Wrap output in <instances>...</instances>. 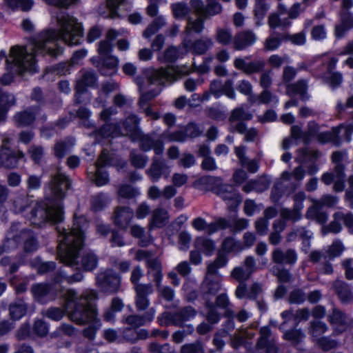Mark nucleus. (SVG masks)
I'll list each match as a JSON object with an SVG mask.
<instances>
[{
	"label": "nucleus",
	"instance_id": "26",
	"mask_svg": "<svg viewBox=\"0 0 353 353\" xmlns=\"http://www.w3.org/2000/svg\"><path fill=\"white\" fill-rule=\"evenodd\" d=\"M183 45L186 48H190L192 52L197 54H203L207 52L213 45V41L210 38H202L196 40L193 43H189V41L185 39Z\"/></svg>",
	"mask_w": 353,
	"mask_h": 353
},
{
	"label": "nucleus",
	"instance_id": "50",
	"mask_svg": "<svg viewBox=\"0 0 353 353\" xmlns=\"http://www.w3.org/2000/svg\"><path fill=\"white\" fill-rule=\"evenodd\" d=\"M157 321L159 324L161 326L167 327L172 325L178 326L175 312L170 313L168 312H164L159 314L157 317Z\"/></svg>",
	"mask_w": 353,
	"mask_h": 353
},
{
	"label": "nucleus",
	"instance_id": "59",
	"mask_svg": "<svg viewBox=\"0 0 353 353\" xmlns=\"http://www.w3.org/2000/svg\"><path fill=\"white\" fill-rule=\"evenodd\" d=\"M206 307L209 312L207 315V319L212 323H217L220 319V315L216 311L214 302L212 301H207L205 302Z\"/></svg>",
	"mask_w": 353,
	"mask_h": 353
},
{
	"label": "nucleus",
	"instance_id": "19",
	"mask_svg": "<svg viewBox=\"0 0 353 353\" xmlns=\"http://www.w3.org/2000/svg\"><path fill=\"white\" fill-rule=\"evenodd\" d=\"M134 216L133 210L128 206H117L113 213L114 223L126 230Z\"/></svg>",
	"mask_w": 353,
	"mask_h": 353
},
{
	"label": "nucleus",
	"instance_id": "21",
	"mask_svg": "<svg viewBox=\"0 0 353 353\" xmlns=\"http://www.w3.org/2000/svg\"><path fill=\"white\" fill-rule=\"evenodd\" d=\"M155 314L156 309L151 307L143 315L132 314L123 317V322L134 328H137L151 323L154 320Z\"/></svg>",
	"mask_w": 353,
	"mask_h": 353
},
{
	"label": "nucleus",
	"instance_id": "2",
	"mask_svg": "<svg viewBox=\"0 0 353 353\" xmlns=\"http://www.w3.org/2000/svg\"><path fill=\"white\" fill-rule=\"evenodd\" d=\"M88 225L83 216L74 219L72 228L68 230L58 228L61 239L58 248V258L65 265L75 269L92 271L98 265V256L92 251L83 252L79 261V252L83 247V233Z\"/></svg>",
	"mask_w": 353,
	"mask_h": 353
},
{
	"label": "nucleus",
	"instance_id": "6",
	"mask_svg": "<svg viewBox=\"0 0 353 353\" xmlns=\"http://www.w3.org/2000/svg\"><path fill=\"white\" fill-rule=\"evenodd\" d=\"M22 241L26 252H32L38 248V242L32 232L29 230L21 228L19 223H14L9 229L7 246L10 249H16Z\"/></svg>",
	"mask_w": 353,
	"mask_h": 353
},
{
	"label": "nucleus",
	"instance_id": "5",
	"mask_svg": "<svg viewBox=\"0 0 353 353\" xmlns=\"http://www.w3.org/2000/svg\"><path fill=\"white\" fill-rule=\"evenodd\" d=\"M203 184L212 185V189L225 201L230 210L236 208L242 201L241 196L233 185L223 184L221 177L204 176L200 179Z\"/></svg>",
	"mask_w": 353,
	"mask_h": 353
},
{
	"label": "nucleus",
	"instance_id": "46",
	"mask_svg": "<svg viewBox=\"0 0 353 353\" xmlns=\"http://www.w3.org/2000/svg\"><path fill=\"white\" fill-rule=\"evenodd\" d=\"M281 216L285 220L296 222L302 218V209L294 206L292 209L282 208Z\"/></svg>",
	"mask_w": 353,
	"mask_h": 353
},
{
	"label": "nucleus",
	"instance_id": "61",
	"mask_svg": "<svg viewBox=\"0 0 353 353\" xmlns=\"http://www.w3.org/2000/svg\"><path fill=\"white\" fill-rule=\"evenodd\" d=\"M279 16L280 15H279V14L275 12L270 14L268 17V25L271 28L274 29L280 26L285 27L290 24V21H288L287 19L282 21Z\"/></svg>",
	"mask_w": 353,
	"mask_h": 353
},
{
	"label": "nucleus",
	"instance_id": "47",
	"mask_svg": "<svg viewBox=\"0 0 353 353\" xmlns=\"http://www.w3.org/2000/svg\"><path fill=\"white\" fill-rule=\"evenodd\" d=\"M216 41L223 46L230 44L232 40V33L230 29L218 28L215 34Z\"/></svg>",
	"mask_w": 353,
	"mask_h": 353
},
{
	"label": "nucleus",
	"instance_id": "23",
	"mask_svg": "<svg viewBox=\"0 0 353 353\" xmlns=\"http://www.w3.org/2000/svg\"><path fill=\"white\" fill-rule=\"evenodd\" d=\"M256 34L251 30H245L236 34L233 40L235 50H241L253 45L256 41Z\"/></svg>",
	"mask_w": 353,
	"mask_h": 353
},
{
	"label": "nucleus",
	"instance_id": "43",
	"mask_svg": "<svg viewBox=\"0 0 353 353\" xmlns=\"http://www.w3.org/2000/svg\"><path fill=\"white\" fill-rule=\"evenodd\" d=\"M206 2L203 16L204 19H207L221 13L223 8L217 0H206Z\"/></svg>",
	"mask_w": 353,
	"mask_h": 353
},
{
	"label": "nucleus",
	"instance_id": "48",
	"mask_svg": "<svg viewBox=\"0 0 353 353\" xmlns=\"http://www.w3.org/2000/svg\"><path fill=\"white\" fill-rule=\"evenodd\" d=\"M128 0H107V8L109 10L108 17L114 19L119 17L118 10L124 6H128Z\"/></svg>",
	"mask_w": 353,
	"mask_h": 353
},
{
	"label": "nucleus",
	"instance_id": "8",
	"mask_svg": "<svg viewBox=\"0 0 353 353\" xmlns=\"http://www.w3.org/2000/svg\"><path fill=\"white\" fill-rule=\"evenodd\" d=\"M311 206L308 208L305 213V217L308 219L316 221L320 224H323L327 221V214L322 210L323 207L331 208L334 206L339 199L338 197L325 194L320 199L310 198Z\"/></svg>",
	"mask_w": 353,
	"mask_h": 353
},
{
	"label": "nucleus",
	"instance_id": "17",
	"mask_svg": "<svg viewBox=\"0 0 353 353\" xmlns=\"http://www.w3.org/2000/svg\"><path fill=\"white\" fill-rule=\"evenodd\" d=\"M71 185L70 180L60 168L52 177V192L57 199L64 197Z\"/></svg>",
	"mask_w": 353,
	"mask_h": 353
},
{
	"label": "nucleus",
	"instance_id": "41",
	"mask_svg": "<svg viewBox=\"0 0 353 353\" xmlns=\"http://www.w3.org/2000/svg\"><path fill=\"white\" fill-rule=\"evenodd\" d=\"M287 90L288 92L299 94L303 100L308 99L307 94V82L305 80L301 79L294 83L288 85Z\"/></svg>",
	"mask_w": 353,
	"mask_h": 353
},
{
	"label": "nucleus",
	"instance_id": "34",
	"mask_svg": "<svg viewBox=\"0 0 353 353\" xmlns=\"http://www.w3.org/2000/svg\"><path fill=\"white\" fill-rule=\"evenodd\" d=\"M341 128V125H339L338 127L332 128L330 131L319 132L316 136L317 141L321 143L332 142L334 145H339V134Z\"/></svg>",
	"mask_w": 353,
	"mask_h": 353
},
{
	"label": "nucleus",
	"instance_id": "54",
	"mask_svg": "<svg viewBox=\"0 0 353 353\" xmlns=\"http://www.w3.org/2000/svg\"><path fill=\"white\" fill-rule=\"evenodd\" d=\"M251 275L243 265L235 267L230 273V276L238 282H245Z\"/></svg>",
	"mask_w": 353,
	"mask_h": 353
},
{
	"label": "nucleus",
	"instance_id": "9",
	"mask_svg": "<svg viewBox=\"0 0 353 353\" xmlns=\"http://www.w3.org/2000/svg\"><path fill=\"white\" fill-rule=\"evenodd\" d=\"M185 72L174 68L148 69L145 71L147 81L150 85L172 83L179 79Z\"/></svg>",
	"mask_w": 353,
	"mask_h": 353
},
{
	"label": "nucleus",
	"instance_id": "40",
	"mask_svg": "<svg viewBox=\"0 0 353 353\" xmlns=\"http://www.w3.org/2000/svg\"><path fill=\"white\" fill-rule=\"evenodd\" d=\"M4 6L14 10L20 8L23 12L30 11L33 5V0H3Z\"/></svg>",
	"mask_w": 353,
	"mask_h": 353
},
{
	"label": "nucleus",
	"instance_id": "52",
	"mask_svg": "<svg viewBox=\"0 0 353 353\" xmlns=\"http://www.w3.org/2000/svg\"><path fill=\"white\" fill-rule=\"evenodd\" d=\"M28 152L30 154L31 159L36 163H39L44 156V148L40 145H31Z\"/></svg>",
	"mask_w": 353,
	"mask_h": 353
},
{
	"label": "nucleus",
	"instance_id": "53",
	"mask_svg": "<svg viewBox=\"0 0 353 353\" xmlns=\"http://www.w3.org/2000/svg\"><path fill=\"white\" fill-rule=\"evenodd\" d=\"M171 9L174 17L176 19L184 18L190 12L188 5L182 2L172 4Z\"/></svg>",
	"mask_w": 353,
	"mask_h": 353
},
{
	"label": "nucleus",
	"instance_id": "25",
	"mask_svg": "<svg viewBox=\"0 0 353 353\" xmlns=\"http://www.w3.org/2000/svg\"><path fill=\"white\" fill-rule=\"evenodd\" d=\"M272 261L279 264H294L297 261V254L295 250L288 249L285 252L277 248L272 254Z\"/></svg>",
	"mask_w": 353,
	"mask_h": 353
},
{
	"label": "nucleus",
	"instance_id": "49",
	"mask_svg": "<svg viewBox=\"0 0 353 353\" xmlns=\"http://www.w3.org/2000/svg\"><path fill=\"white\" fill-rule=\"evenodd\" d=\"M269 5L266 3L265 0H255L254 14L258 20L256 23L257 26H260V21L264 18L268 10Z\"/></svg>",
	"mask_w": 353,
	"mask_h": 353
},
{
	"label": "nucleus",
	"instance_id": "39",
	"mask_svg": "<svg viewBox=\"0 0 353 353\" xmlns=\"http://www.w3.org/2000/svg\"><path fill=\"white\" fill-rule=\"evenodd\" d=\"M196 314V310L191 306H186L176 310L175 314L178 326H182L185 321L193 319Z\"/></svg>",
	"mask_w": 353,
	"mask_h": 353
},
{
	"label": "nucleus",
	"instance_id": "24",
	"mask_svg": "<svg viewBox=\"0 0 353 353\" xmlns=\"http://www.w3.org/2000/svg\"><path fill=\"white\" fill-rule=\"evenodd\" d=\"M17 99L14 94L0 88V121L6 117L8 110L16 105Z\"/></svg>",
	"mask_w": 353,
	"mask_h": 353
},
{
	"label": "nucleus",
	"instance_id": "32",
	"mask_svg": "<svg viewBox=\"0 0 353 353\" xmlns=\"http://www.w3.org/2000/svg\"><path fill=\"white\" fill-rule=\"evenodd\" d=\"M222 252L225 253H239L244 250L242 243L233 236H228L221 243Z\"/></svg>",
	"mask_w": 353,
	"mask_h": 353
},
{
	"label": "nucleus",
	"instance_id": "42",
	"mask_svg": "<svg viewBox=\"0 0 353 353\" xmlns=\"http://www.w3.org/2000/svg\"><path fill=\"white\" fill-rule=\"evenodd\" d=\"M120 124L118 123H106L98 131L97 133L103 138L112 136H121Z\"/></svg>",
	"mask_w": 353,
	"mask_h": 353
},
{
	"label": "nucleus",
	"instance_id": "20",
	"mask_svg": "<svg viewBox=\"0 0 353 353\" xmlns=\"http://www.w3.org/2000/svg\"><path fill=\"white\" fill-rule=\"evenodd\" d=\"M140 148L144 152L153 150L156 155L163 152L164 145L161 139L156 134H145L141 137Z\"/></svg>",
	"mask_w": 353,
	"mask_h": 353
},
{
	"label": "nucleus",
	"instance_id": "4",
	"mask_svg": "<svg viewBox=\"0 0 353 353\" xmlns=\"http://www.w3.org/2000/svg\"><path fill=\"white\" fill-rule=\"evenodd\" d=\"M30 221L32 225L40 227L46 221L59 223L63 219V210L59 203L39 202L30 212Z\"/></svg>",
	"mask_w": 353,
	"mask_h": 353
},
{
	"label": "nucleus",
	"instance_id": "60",
	"mask_svg": "<svg viewBox=\"0 0 353 353\" xmlns=\"http://www.w3.org/2000/svg\"><path fill=\"white\" fill-rule=\"evenodd\" d=\"M29 199L26 196H19L13 201V211L16 213L23 212L29 205Z\"/></svg>",
	"mask_w": 353,
	"mask_h": 353
},
{
	"label": "nucleus",
	"instance_id": "62",
	"mask_svg": "<svg viewBox=\"0 0 353 353\" xmlns=\"http://www.w3.org/2000/svg\"><path fill=\"white\" fill-rule=\"evenodd\" d=\"M157 290L159 296L166 301H172L174 298V290L169 286H163L160 284L157 286Z\"/></svg>",
	"mask_w": 353,
	"mask_h": 353
},
{
	"label": "nucleus",
	"instance_id": "30",
	"mask_svg": "<svg viewBox=\"0 0 353 353\" xmlns=\"http://www.w3.org/2000/svg\"><path fill=\"white\" fill-rule=\"evenodd\" d=\"M168 219V211L163 208H157L152 212L149 226L150 228H161L165 225Z\"/></svg>",
	"mask_w": 353,
	"mask_h": 353
},
{
	"label": "nucleus",
	"instance_id": "58",
	"mask_svg": "<svg viewBox=\"0 0 353 353\" xmlns=\"http://www.w3.org/2000/svg\"><path fill=\"white\" fill-rule=\"evenodd\" d=\"M131 163L137 168H143L148 163V158L147 156L132 152L130 154Z\"/></svg>",
	"mask_w": 353,
	"mask_h": 353
},
{
	"label": "nucleus",
	"instance_id": "57",
	"mask_svg": "<svg viewBox=\"0 0 353 353\" xmlns=\"http://www.w3.org/2000/svg\"><path fill=\"white\" fill-rule=\"evenodd\" d=\"M270 330L268 327H263L260 330V338L257 342L259 348H265L268 343H272L273 341L270 339Z\"/></svg>",
	"mask_w": 353,
	"mask_h": 353
},
{
	"label": "nucleus",
	"instance_id": "1",
	"mask_svg": "<svg viewBox=\"0 0 353 353\" xmlns=\"http://www.w3.org/2000/svg\"><path fill=\"white\" fill-rule=\"evenodd\" d=\"M57 29H49L41 32L37 39H32L27 46H13L10 48L6 60L7 72L3 74L0 81L3 85H10L15 74H22L25 72L37 71L36 56L49 55L57 57L62 53L57 43L62 40L68 46H76L83 38L81 24L73 16L60 12L56 17Z\"/></svg>",
	"mask_w": 353,
	"mask_h": 353
},
{
	"label": "nucleus",
	"instance_id": "7",
	"mask_svg": "<svg viewBox=\"0 0 353 353\" xmlns=\"http://www.w3.org/2000/svg\"><path fill=\"white\" fill-rule=\"evenodd\" d=\"M305 170L301 165L296 167L292 172L283 171L281 174L280 181L277 183L272 190L271 199L272 201L276 203L282 198L286 192L285 183L290 181L292 179H293L296 183L291 185V190L288 194L293 192L305 177Z\"/></svg>",
	"mask_w": 353,
	"mask_h": 353
},
{
	"label": "nucleus",
	"instance_id": "12",
	"mask_svg": "<svg viewBox=\"0 0 353 353\" xmlns=\"http://www.w3.org/2000/svg\"><path fill=\"white\" fill-rule=\"evenodd\" d=\"M221 288V276L205 273V276L200 288L201 293L205 302L212 301L211 298L216 295Z\"/></svg>",
	"mask_w": 353,
	"mask_h": 353
},
{
	"label": "nucleus",
	"instance_id": "35",
	"mask_svg": "<svg viewBox=\"0 0 353 353\" xmlns=\"http://www.w3.org/2000/svg\"><path fill=\"white\" fill-rule=\"evenodd\" d=\"M228 261V259L227 255L222 252H219L216 259L208 264L206 273L212 275L220 276L218 271L219 269L225 266Z\"/></svg>",
	"mask_w": 353,
	"mask_h": 353
},
{
	"label": "nucleus",
	"instance_id": "18",
	"mask_svg": "<svg viewBox=\"0 0 353 353\" xmlns=\"http://www.w3.org/2000/svg\"><path fill=\"white\" fill-rule=\"evenodd\" d=\"M170 173L169 166L165 161L159 157H154L146 174L152 182H157L161 176L168 178Z\"/></svg>",
	"mask_w": 353,
	"mask_h": 353
},
{
	"label": "nucleus",
	"instance_id": "44",
	"mask_svg": "<svg viewBox=\"0 0 353 353\" xmlns=\"http://www.w3.org/2000/svg\"><path fill=\"white\" fill-rule=\"evenodd\" d=\"M96 81V77L92 72H85L81 79L77 81L76 89L78 93H82L85 87L92 86Z\"/></svg>",
	"mask_w": 353,
	"mask_h": 353
},
{
	"label": "nucleus",
	"instance_id": "55",
	"mask_svg": "<svg viewBox=\"0 0 353 353\" xmlns=\"http://www.w3.org/2000/svg\"><path fill=\"white\" fill-rule=\"evenodd\" d=\"M110 201L108 196L105 194H99L92 196L91 203L92 208L95 210H102Z\"/></svg>",
	"mask_w": 353,
	"mask_h": 353
},
{
	"label": "nucleus",
	"instance_id": "33",
	"mask_svg": "<svg viewBox=\"0 0 353 353\" xmlns=\"http://www.w3.org/2000/svg\"><path fill=\"white\" fill-rule=\"evenodd\" d=\"M297 152L298 154L295 160L302 164L307 161L314 162L321 156V153L319 150L307 148L299 149Z\"/></svg>",
	"mask_w": 353,
	"mask_h": 353
},
{
	"label": "nucleus",
	"instance_id": "31",
	"mask_svg": "<svg viewBox=\"0 0 353 353\" xmlns=\"http://www.w3.org/2000/svg\"><path fill=\"white\" fill-rule=\"evenodd\" d=\"M332 288L342 302L347 303L352 299L353 294L345 282L336 280L334 282Z\"/></svg>",
	"mask_w": 353,
	"mask_h": 353
},
{
	"label": "nucleus",
	"instance_id": "11",
	"mask_svg": "<svg viewBox=\"0 0 353 353\" xmlns=\"http://www.w3.org/2000/svg\"><path fill=\"white\" fill-rule=\"evenodd\" d=\"M327 321L333 326V334L338 335L343 332L350 322L348 315L339 308L333 307L329 310L327 316Z\"/></svg>",
	"mask_w": 353,
	"mask_h": 353
},
{
	"label": "nucleus",
	"instance_id": "28",
	"mask_svg": "<svg viewBox=\"0 0 353 353\" xmlns=\"http://www.w3.org/2000/svg\"><path fill=\"white\" fill-rule=\"evenodd\" d=\"M74 139L66 138L57 141L53 147V154L57 159H63L68 154L74 145Z\"/></svg>",
	"mask_w": 353,
	"mask_h": 353
},
{
	"label": "nucleus",
	"instance_id": "13",
	"mask_svg": "<svg viewBox=\"0 0 353 353\" xmlns=\"http://www.w3.org/2000/svg\"><path fill=\"white\" fill-rule=\"evenodd\" d=\"M97 284L105 292L116 293L120 288L121 278L116 273L105 272L97 276Z\"/></svg>",
	"mask_w": 353,
	"mask_h": 353
},
{
	"label": "nucleus",
	"instance_id": "29",
	"mask_svg": "<svg viewBox=\"0 0 353 353\" xmlns=\"http://www.w3.org/2000/svg\"><path fill=\"white\" fill-rule=\"evenodd\" d=\"M148 267V274L152 277L156 287L161 284L163 279L162 267L161 263L157 259H149L146 261Z\"/></svg>",
	"mask_w": 353,
	"mask_h": 353
},
{
	"label": "nucleus",
	"instance_id": "27",
	"mask_svg": "<svg viewBox=\"0 0 353 353\" xmlns=\"http://www.w3.org/2000/svg\"><path fill=\"white\" fill-rule=\"evenodd\" d=\"M140 122V119L134 114H131L126 117V119L120 124L121 136H126L135 132L138 129V125Z\"/></svg>",
	"mask_w": 353,
	"mask_h": 353
},
{
	"label": "nucleus",
	"instance_id": "37",
	"mask_svg": "<svg viewBox=\"0 0 353 353\" xmlns=\"http://www.w3.org/2000/svg\"><path fill=\"white\" fill-rule=\"evenodd\" d=\"M50 286L46 283H36L32 285L31 292L34 299L41 303L46 301V296L50 292Z\"/></svg>",
	"mask_w": 353,
	"mask_h": 353
},
{
	"label": "nucleus",
	"instance_id": "51",
	"mask_svg": "<svg viewBox=\"0 0 353 353\" xmlns=\"http://www.w3.org/2000/svg\"><path fill=\"white\" fill-rule=\"evenodd\" d=\"M181 353H205L204 345L199 341L186 343L181 347Z\"/></svg>",
	"mask_w": 353,
	"mask_h": 353
},
{
	"label": "nucleus",
	"instance_id": "63",
	"mask_svg": "<svg viewBox=\"0 0 353 353\" xmlns=\"http://www.w3.org/2000/svg\"><path fill=\"white\" fill-rule=\"evenodd\" d=\"M249 225V221L244 218H234L230 224V230L232 232H239L246 229Z\"/></svg>",
	"mask_w": 353,
	"mask_h": 353
},
{
	"label": "nucleus",
	"instance_id": "14",
	"mask_svg": "<svg viewBox=\"0 0 353 353\" xmlns=\"http://www.w3.org/2000/svg\"><path fill=\"white\" fill-rule=\"evenodd\" d=\"M252 115L243 107L234 108L229 117L230 130L232 132H243L245 121H250Z\"/></svg>",
	"mask_w": 353,
	"mask_h": 353
},
{
	"label": "nucleus",
	"instance_id": "16",
	"mask_svg": "<svg viewBox=\"0 0 353 353\" xmlns=\"http://www.w3.org/2000/svg\"><path fill=\"white\" fill-rule=\"evenodd\" d=\"M111 164V157L108 152L103 151L99 156L97 161L95 163L97 170L90 176L97 186H102L107 184L109 181L108 175L105 172L101 171V168Z\"/></svg>",
	"mask_w": 353,
	"mask_h": 353
},
{
	"label": "nucleus",
	"instance_id": "64",
	"mask_svg": "<svg viewBox=\"0 0 353 353\" xmlns=\"http://www.w3.org/2000/svg\"><path fill=\"white\" fill-rule=\"evenodd\" d=\"M344 249V246L340 241L333 242L327 251L328 257L330 259H333L340 256Z\"/></svg>",
	"mask_w": 353,
	"mask_h": 353
},
{
	"label": "nucleus",
	"instance_id": "15",
	"mask_svg": "<svg viewBox=\"0 0 353 353\" xmlns=\"http://www.w3.org/2000/svg\"><path fill=\"white\" fill-rule=\"evenodd\" d=\"M135 291L134 303L138 311L146 310L150 301L148 296L154 292V287L151 283L140 284L134 287Z\"/></svg>",
	"mask_w": 353,
	"mask_h": 353
},
{
	"label": "nucleus",
	"instance_id": "3",
	"mask_svg": "<svg viewBox=\"0 0 353 353\" xmlns=\"http://www.w3.org/2000/svg\"><path fill=\"white\" fill-rule=\"evenodd\" d=\"M98 299L94 290H85L79 294L74 290H68L65 294V309L52 307L41 312V314L52 321H59L67 311L70 319L79 325H84L94 321L97 311L92 301Z\"/></svg>",
	"mask_w": 353,
	"mask_h": 353
},
{
	"label": "nucleus",
	"instance_id": "56",
	"mask_svg": "<svg viewBox=\"0 0 353 353\" xmlns=\"http://www.w3.org/2000/svg\"><path fill=\"white\" fill-rule=\"evenodd\" d=\"M341 221L342 219H337L335 218V214H334V221H332L330 224L327 225H323L321 228V232L323 234H327L328 233H334L337 234L340 232L342 230V226L341 224Z\"/></svg>",
	"mask_w": 353,
	"mask_h": 353
},
{
	"label": "nucleus",
	"instance_id": "22",
	"mask_svg": "<svg viewBox=\"0 0 353 353\" xmlns=\"http://www.w3.org/2000/svg\"><path fill=\"white\" fill-rule=\"evenodd\" d=\"M39 110V106H32L16 113L14 119L17 125L20 127L30 125L34 121Z\"/></svg>",
	"mask_w": 353,
	"mask_h": 353
},
{
	"label": "nucleus",
	"instance_id": "45",
	"mask_svg": "<svg viewBox=\"0 0 353 353\" xmlns=\"http://www.w3.org/2000/svg\"><path fill=\"white\" fill-rule=\"evenodd\" d=\"M205 19L199 16L195 19L189 18L188 19L187 26L185 30V33L188 34L192 32L196 33H201L204 29V21Z\"/></svg>",
	"mask_w": 353,
	"mask_h": 353
},
{
	"label": "nucleus",
	"instance_id": "38",
	"mask_svg": "<svg viewBox=\"0 0 353 353\" xmlns=\"http://www.w3.org/2000/svg\"><path fill=\"white\" fill-rule=\"evenodd\" d=\"M328 330L327 324L321 321H312L310 322L308 333L314 341L321 338V336Z\"/></svg>",
	"mask_w": 353,
	"mask_h": 353
},
{
	"label": "nucleus",
	"instance_id": "10",
	"mask_svg": "<svg viewBox=\"0 0 353 353\" xmlns=\"http://www.w3.org/2000/svg\"><path fill=\"white\" fill-rule=\"evenodd\" d=\"M10 141V139L6 138L2 141L0 148V166L14 168L17 165L19 160L24 157V154L21 150H11L8 146Z\"/></svg>",
	"mask_w": 353,
	"mask_h": 353
},
{
	"label": "nucleus",
	"instance_id": "36",
	"mask_svg": "<svg viewBox=\"0 0 353 353\" xmlns=\"http://www.w3.org/2000/svg\"><path fill=\"white\" fill-rule=\"evenodd\" d=\"M10 316L14 321L19 320L27 312V305L22 299H17L9 306Z\"/></svg>",
	"mask_w": 353,
	"mask_h": 353
}]
</instances>
